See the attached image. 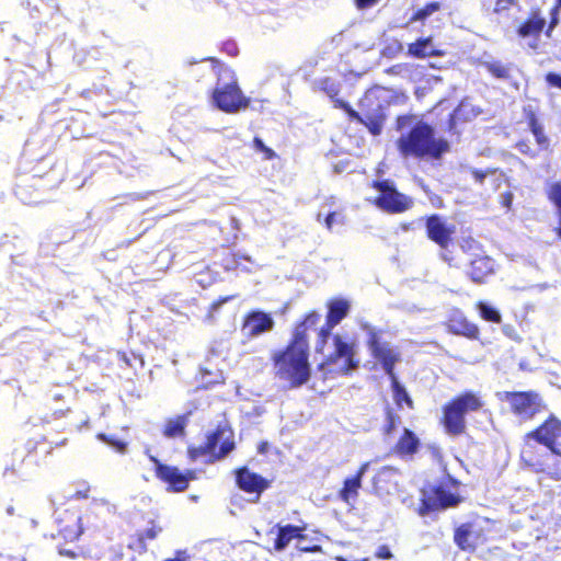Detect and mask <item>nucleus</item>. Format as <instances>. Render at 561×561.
Returning <instances> with one entry per match:
<instances>
[{
  "label": "nucleus",
  "instance_id": "nucleus-1",
  "mask_svg": "<svg viewBox=\"0 0 561 561\" xmlns=\"http://www.w3.org/2000/svg\"><path fill=\"white\" fill-rule=\"evenodd\" d=\"M519 461L543 479L561 481V420L550 413L539 425L523 436Z\"/></svg>",
  "mask_w": 561,
  "mask_h": 561
},
{
  "label": "nucleus",
  "instance_id": "nucleus-2",
  "mask_svg": "<svg viewBox=\"0 0 561 561\" xmlns=\"http://www.w3.org/2000/svg\"><path fill=\"white\" fill-rule=\"evenodd\" d=\"M319 85L320 90L331 99L333 106L343 110L350 121L364 125L374 136L381 134L387 116L385 106L379 100L378 90L365 92L359 100V106L363 111V114H359L346 101L339 99L341 88L337 82L331 78H323L320 80Z\"/></svg>",
  "mask_w": 561,
  "mask_h": 561
},
{
  "label": "nucleus",
  "instance_id": "nucleus-3",
  "mask_svg": "<svg viewBox=\"0 0 561 561\" xmlns=\"http://www.w3.org/2000/svg\"><path fill=\"white\" fill-rule=\"evenodd\" d=\"M396 148L403 159L438 161L450 151V144L443 137H436L435 128L420 119L399 136Z\"/></svg>",
  "mask_w": 561,
  "mask_h": 561
},
{
  "label": "nucleus",
  "instance_id": "nucleus-4",
  "mask_svg": "<svg viewBox=\"0 0 561 561\" xmlns=\"http://www.w3.org/2000/svg\"><path fill=\"white\" fill-rule=\"evenodd\" d=\"M309 357L310 346L288 340L283 348L274 351L271 356L275 376L293 389L306 385L311 377Z\"/></svg>",
  "mask_w": 561,
  "mask_h": 561
},
{
  "label": "nucleus",
  "instance_id": "nucleus-5",
  "mask_svg": "<svg viewBox=\"0 0 561 561\" xmlns=\"http://www.w3.org/2000/svg\"><path fill=\"white\" fill-rule=\"evenodd\" d=\"M205 60L211 64L218 76L216 87L211 92L214 105L228 114L245 110L250 105V99L243 94L239 87L234 71L226 67L216 57H207Z\"/></svg>",
  "mask_w": 561,
  "mask_h": 561
},
{
  "label": "nucleus",
  "instance_id": "nucleus-6",
  "mask_svg": "<svg viewBox=\"0 0 561 561\" xmlns=\"http://www.w3.org/2000/svg\"><path fill=\"white\" fill-rule=\"evenodd\" d=\"M484 407L482 397L472 390H465L442 405L439 424L449 436H461L467 431V415L481 411Z\"/></svg>",
  "mask_w": 561,
  "mask_h": 561
},
{
  "label": "nucleus",
  "instance_id": "nucleus-7",
  "mask_svg": "<svg viewBox=\"0 0 561 561\" xmlns=\"http://www.w3.org/2000/svg\"><path fill=\"white\" fill-rule=\"evenodd\" d=\"M234 448L232 430L227 424L218 423L214 430L206 433L202 445L187 447V456L192 461L208 456L207 462L213 463L227 457Z\"/></svg>",
  "mask_w": 561,
  "mask_h": 561
},
{
  "label": "nucleus",
  "instance_id": "nucleus-8",
  "mask_svg": "<svg viewBox=\"0 0 561 561\" xmlns=\"http://www.w3.org/2000/svg\"><path fill=\"white\" fill-rule=\"evenodd\" d=\"M501 400L508 404L510 412L520 422H530L548 410L543 398L535 390L505 391Z\"/></svg>",
  "mask_w": 561,
  "mask_h": 561
},
{
  "label": "nucleus",
  "instance_id": "nucleus-9",
  "mask_svg": "<svg viewBox=\"0 0 561 561\" xmlns=\"http://www.w3.org/2000/svg\"><path fill=\"white\" fill-rule=\"evenodd\" d=\"M332 341L334 348L323 358L319 368L325 369L328 373L347 376L359 365V360L356 358V345L346 342L340 334L333 335Z\"/></svg>",
  "mask_w": 561,
  "mask_h": 561
},
{
  "label": "nucleus",
  "instance_id": "nucleus-10",
  "mask_svg": "<svg viewBox=\"0 0 561 561\" xmlns=\"http://www.w3.org/2000/svg\"><path fill=\"white\" fill-rule=\"evenodd\" d=\"M56 534L55 539L61 540L58 545V552L68 558H76L77 551L66 548L67 543L76 542L81 536L83 528L81 525V516L75 510L58 508L56 511Z\"/></svg>",
  "mask_w": 561,
  "mask_h": 561
},
{
  "label": "nucleus",
  "instance_id": "nucleus-11",
  "mask_svg": "<svg viewBox=\"0 0 561 561\" xmlns=\"http://www.w3.org/2000/svg\"><path fill=\"white\" fill-rule=\"evenodd\" d=\"M369 186L378 191L374 205L387 214H402L414 205L413 198L399 192L391 180H374Z\"/></svg>",
  "mask_w": 561,
  "mask_h": 561
},
{
  "label": "nucleus",
  "instance_id": "nucleus-12",
  "mask_svg": "<svg viewBox=\"0 0 561 561\" xmlns=\"http://www.w3.org/2000/svg\"><path fill=\"white\" fill-rule=\"evenodd\" d=\"M366 345L388 377L396 375L394 367L400 362V353L387 341L382 340L381 332L370 329L367 333Z\"/></svg>",
  "mask_w": 561,
  "mask_h": 561
},
{
  "label": "nucleus",
  "instance_id": "nucleus-13",
  "mask_svg": "<svg viewBox=\"0 0 561 561\" xmlns=\"http://www.w3.org/2000/svg\"><path fill=\"white\" fill-rule=\"evenodd\" d=\"M547 20L540 7H533L526 18L516 26L515 34L519 39L527 41L528 47L538 51L541 47L540 36L546 27Z\"/></svg>",
  "mask_w": 561,
  "mask_h": 561
},
{
  "label": "nucleus",
  "instance_id": "nucleus-14",
  "mask_svg": "<svg viewBox=\"0 0 561 561\" xmlns=\"http://www.w3.org/2000/svg\"><path fill=\"white\" fill-rule=\"evenodd\" d=\"M461 501L459 494L450 492L444 485H431L422 491L419 513L424 516L431 512L455 507Z\"/></svg>",
  "mask_w": 561,
  "mask_h": 561
},
{
  "label": "nucleus",
  "instance_id": "nucleus-15",
  "mask_svg": "<svg viewBox=\"0 0 561 561\" xmlns=\"http://www.w3.org/2000/svg\"><path fill=\"white\" fill-rule=\"evenodd\" d=\"M454 542L459 550L473 553L489 541L486 530L476 520L461 523L454 530Z\"/></svg>",
  "mask_w": 561,
  "mask_h": 561
},
{
  "label": "nucleus",
  "instance_id": "nucleus-16",
  "mask_svg": "<svg viewBox=\"0 0 561 561\" xmlns=\"http://www.w3.org/2000/svg\"><path fill=\"white\" fill-rule=\"evenodd\" d=\"M154 463V476L168 485V491L184 492L188 489L190 482L196 478L194 470L181 471L178 467L160 462L154 456L150 457Z\"/></svg>",
  "mask_w": 561,
  "mask_h": 561
},
{
  "label": "nucleus",
  "instance_id": "nucleus-17",
  "mask_svg": "<svg viewBox=\"0 0 561 561\" xmlns=\"http://www.w3.org/2000/svg\"><path fill=\"white\" fill-rule=\"evenodd\" d=\"M327 306L325 323L317 332L316 350L318 353H323L332 329L348 314L351 309L350 302L344 298L331 299Z\"/></svg>",
  "mask_w": 561,
  "mask_h": 561
},
{
  "label": "nucleus",
  "instance_id": "nucleus-18",
  "mask_svg": "<svg viewBox=\"0 0 561 561\" xmlns=\"http://www.w3.org/2000/svg\"><path fill=\"white\" fill-rule=\"evenodd\" d=\"M423 221L428 240L440 249H447L453 243L456 226L448 224L445 217L439 214H432L423 217Z\"/></svg>",
  "mask_w": 561,
  "mask_h": 561
},
{
  "label": "nucleus",
  "instance_id": "nucleus-19",
  "mask_svg": "<svg viewBox=\"0 0 561 561\" xmlns=\"http://www.w3.org/2000/svg\"><path fill=\"white\" fill-rule=\"evenodd\" d=\"M236 485L247 494H254V502H259L262 493L271 486V481L263 476L251 471L247 466L234 470Z\"/></svg>",
  "mask_w": 561,
  "mask_h": 561
},
{
  "label": "nucleus",
  "instance_id": "nucleus-20",
  "mask_svg": "<svg viewBox=\"0 0 561 561\" xmlns=\"http://www.w3.org/2000/svg\"><path fill=\"white\" fill-rule=\"evenodd\" d=\"M272 316L262 310H251L242 318L241 332L247 339H253L274 329Z\"/></svg>",
  "mask_w": 561,
  "mask_h": 561
},
{
  "label": "nucleus",
  "instance_id": "nucleus-21",
  "mask_svg": "<svg viewBox=\"0 0 561 561\" xmlns=\"http://www.w3.org/2000/svg\"><path fill=\"white\" fill-rule=\"evenodd\" d=\"M444 327L450 334L472 341L480 339L479 327L471 322L460 310L453 311L444 322Z\"/></svg>",
  "mask_w": 561,
  "mask_h": 561
},
{
  "label": "nucleus",
  "instance_id": "nucleus-22",
  "mask_svg": "<svg viewBox=\"0 0 561 561\" xmlns=\"http://www.w3.org/2000/svg\"><path fill=\"white\" fill-rule=\"evenodd\" d=\"M163 531V527L156 519H150L146 529H139L128 539V548L138 553L148 550V542L156 540Z\"/></svg>",
  "mask_w": 561,
  "mask_h": 561
},
{
  "label": "nucleus",
  "instance_id": "nucleus-23",
  "mask_svg": "<svg viewBox=\"0 0 561 561\" xmlns=\"http://www.w3.org/2000/svg\"><path fill=\"white\" fill-rule=\"evenodd\" d=\"M308 525L301 523L300 525H276V537L274 539V550L280 552L285 550L293 540L300 541L306 539V530Z\"/></svg>",
  "mask_w": 561,
  "mask_h": 561
},
{
  "label": "nucleus",
  "instance_id": "nucleus-24",
  "mask_svg": "<svg viewBox=\"0 0 561 561\" xmlns=\"http://www.w3.org/2000/svg\"><path fill=\"white\" fill-rule=\"evenodd\" d=\"M320 320L318 310L308 311L294 324L289 340L309 346V332L318 328Z\"/></svg>",
  "mask_w": 561,
  "mask_h": 561
},
{
  "label": "nucleus",
  "instance_id": "nucleus-25",
  "mask_svg": "<svg viewBox=\"0 0 561 561\" xmlns=\"http://www.w3.org/2000/svg\"><path fill=\"white\" fill-rule=\"evenodd\" d=\"M421 448L419 436L410 428H403L396 444L391 447L390 454L401 459L413 458Z\"/></svg>",
  "mask_w": 561,
  "mask_h": 561
},
{
  "label": "nucleus",
  "instance_id": "nucleus-26",
  "mask_svg": "<svg viewBox=\"0 0 561 561\" xmlns=\"http://www.w3.org/2000/svg\"><path fill=\"white\" fill-rule=\"evenodd\" d=\"M369 467L368 462H364L359 466L355 474L347 477L343 481L342 488L337 492V497L345 504H352L357 501L359 490L362 488L363 477L365 476Z\"/></svg>",
  "mask_w": 561,
  "mask_h": 561
},
{
  "label": "nucleus",
  "instance_id": "nucleus-27",
  "mask_svg": "<svg viewBox=\"0 0 561 561\" xmlns=\"http://www.w3.org/2000/svg\"><path fill=\"white\" fill-rule=\"evenodd\" d=\"M495 261L489 255H477L470 261L468 268L469 278L476 284H483L495 273Z\"/></svg>",
  "mask_w": 561,
  "mask_h": 561
},
{
  "label": "nucleus",
  "instance_id": "nucleus-28",
  "mask_svg": "<svg viewBox=\"0 0 561 561\" xmlns=\"http://www.w3.org/2000/svg\"><path fill=\"white\" fill-rule=\"evenodd\" d=\"M523 113L528 130L533 134L539 150H548L550 148V138L537 113L530 106L524 107Z\"/></svg>",
  "mask_w": 561,
  "mask_h": 561
},
{
  "label": "nucleus",
  "instance_id": "nucleus-29",
  "mask_svg": "<svg viewBox=\"0 0 561 561\" xmlns=\"http://www.w3.org/2000/svg\"><path fill=\"white\" fill-rule=\"evenodd\" d=\"M399 470L392 466H385L380 468L373 478V486L379 494H389L392 489H396V477Z\"/></svg>",
  "mask_w": 561,
  "mask_h": 561
},
{
  "label": "nucleus",
  "instance_id": "nucleus-30",
  "mask_svg": "<svg viewBox=\"0 0 561 561\" xmlns=\"http://www.w3.org/2000/svg\"><path fill=\"white\" fill-rule=\"evenodd\" d=\"M408 54L413 58L442 57L444 51L433 46L432 36L417 38L408 45Z\"/></svg>",
  "mask_w": 561,
  "mask_h": 561
},
{
  "label": "nucleus",
  "instance_id": "nucleus-31",
  "mask_svg": "<svg viewBox=\"0 0 561 561\" xmlns=\"http://www.w3.org/2000/svg\"><path fill=\"white\" fill-rule=\"evenodd\" d=\"M548 201L556 207L557 226L553 229L556 236L561 240V182H552L546 188Z\"/></svg>",
  "mask_w": 561,
  "mask_h": 561
},
{
  "label": "nucleus",
  "instance_id": "nucleus-32",
  "mask_svg": "<svg viewBox=\"0 0 561 561\" xmlns=\"http://www.w3.org/2000/svg\"><path fill=\"white\" fill-rule=\"evenodd\" d=\"M188 415L190 413H186L168 419L162 428L163 436L168 438L184 436L188 424Z\"/></svg>",
  "mask_w": 561,
  "mask_h": 561
},
{
  "label": "nucleus",
  "instance_id": "nucleus-33",
  "mask_svg": "<svg viewBox=\"0 0 561 561\" xmlns=\"http://www.w3.org/2000/svg\"><path fill=\"white\" fill-rule=\"evenodd\" d=\"M390 386L392 390V398L398 409H402L403 405L410 410L414 409V402L407 389L399 382L397 375L389 377Z\"/></svg>",
  "mask_w": 561,
  "mask_h": 561
},
{
  "label": "nucleus",
  "instance_id": "nucleus-34",
  "mask_svg": "<svg viewBox=\"0 0 561 561\" xmlns=\"http://www.w3.org/2000/svg\"><path fill=\"white\" fill-rule=\"evenodd\" d=\"M443 8V4L438 1H432L426 3L424 7L416 9L410 16V22H424L432 14L438 12Z\"/></svg>",
  "mask_w": 561,
  "mask_h": 561
},
{
  "label": "nucleus",
  "instance_id": "nucleus-35",
  "mask_svg": "<svg viewBox=\"0 0 561 561\" xmlns=\"http://www.w3.org/2000/svg\"><path fill=\"white\" fill-rule=\"evenodd\" d=\"M476 308L478 309L480 317L484 321L496 323V324L501 323L502 316L499 312V310H496L495 308L489 306L488 304H485L483 301H478L476 304Z\"/></svg>",
  "mask_w": 561,
  "mask_h": 561
},
{
  "label": "nucleus",
  "instance_id": "nucleus-36",
  "mask_svg": "<svg viewBox=\"0 0 561 561\" xmlns=\"http://www.w3.org/2000/svg\"><path fill=\"white\" fill-rule=\"evenodd\" d=\"M484 68L492 77L496 79L505 80L510 78V67L502 64L501 61L484 62Z\"/></svg>",
  "mask_w": 561,
  "mask_h": 561
},
{
  "label": "nucleus",
  "instance_id": "nucleus-37",
  "mask_svg": "<svg viewBox=\"0 0 561 561\" xmlns=\"http://www.w3.org/2000/svg\"><path fill=\"white\" fill-rule=\"evenodd\" d=\"M386 423L381 428L383 436H391L398 424L400 423V416L391 408H387L385 411Z\"/></svg>",
  "mask_w": 561,
  "mask_h": 561
},
{
  "label": "nucleus",
  "instance_id": "nucleus-38",
  "mask_svg": "<svg viewBox=\"0 0 561 561\" xmlns=\"http://www.w3.org/2000/svg\"><path fill=\"white\" fill-rule=\"evenodd\" d=\"M560 12L561 8H557L552 5L549 10V21H547L546 27L543 30V34L546 37L550 38L553 34L554 28L558 26L560 21Z\"/></svg>",
  "mask_w": 561,
  "mask_h": 561
},
{
  "label": "nucleus",
  "instance_id": "nucleus-39",
  "mask_svg": "<svg viewBox=\"0 0 561 561\" xmlns=\"http://www.w3.org/2000/svg\"><path fill=\"white\" fill-rule=\"evenodd\" d=\"M252 147L255 151L263 154L264 160H274L277 158L276 152L272 148L265 146L263 140L257 136L253 138Z\"/></svg>",
  "mask_w": 561,
  "mask_h": 561
},
{
  "label": "nucleus",
  "instance_id": "nucleus-40",
  "mask_svg": "<svg viewBox=\"0 0 561 561\" xmlns=\"http://www.w3.org/2000/svg\"><path fill=\"white\" fill-rule=\"evenodd\" d=\"M98 438L101 439L102 442L113 446L117 451L122 453L126 448V443L118 439L115 436H108L104 433H100V434H98Z\"/></svg>",
  "mask_w": 561,
  "mask_h": 561
},
{
  "label": "nucleus",
  "instance_id": "nucleus-41",
  "mask_svg": "<svg viewBox=\"0 0 561 561\" xmlns=\"http://www.w3.org/2000/svg\"><path fill=\"white\" fill-rule=\"evenodd\" d=\"M515 147L522 154L526 157L536 158L538 154L537 151L530 146L529 141L526 139L518 140L515 144Z\"/></svg>",
  "mask_w": 561,
  "mask_h": 561
},
{
  "label": "nucleus",
  "instance_id": "nucleus-42",
  "mask_svg": "<svg viewBox=\"0 0 561 561\" xmlns=\"http://www.w3.org/2000/svg\"><path fill=\"white\" fill-rule=\"evenodd\" d=\"M517 3V0H494L493 12L500 14L508 11L512 7Z\"/></svg>",
  "mask_w": 561,
  "mask_h": 561
},
{
  "label": "nucleus",
  "instance_id": "nucleus-43",
  "mask_svg": "<svg viewBox=\"0 0 561 561\" xmlns=\"http://www.w3.org/2000/svg\"><path fill=\"white\" fill-rule=\"evenodd\" d=\"M220 50L230 57H237L239 55V47L233 39L222 42Z\"/></svg>",
  "mask_w": 561,
  "mask_h": 561
},
{
  "label": "nucleus",
  "instance_id": "nucleus-44",
  "mask_svg": "<svg viewBox=\"0 0 561 561\" xmlns=\"http://www.w3.org/2000/svg\"><path fill=\"white\" fill-rule=\"evenodd\" d=\"M46 438L44 436H39L38 438H30L25 443V449L28 455H33L36 453L37 445L45 442Z\"/></svg>",
  "mask_w": 561,
  "mask_h": 561
},
{
  "label": "nucleus",
  "instance_id": "nucleus-45",
  "mask_svg": "<svg viewBox=\"0 0 561 561\" xmlns=\"http://www.w3.org/2000/svg\"><path fill=\"white\" fill-rule=\"evenodd\" d=\"M415 121L414 115H399L396 119L397 129H402Z\"/></svg>",
  "mask_w": 561,
  "mask_h": 561
},
{
  "label": "nucleus",
  "instance_id": "nucleus-46",
  "mask_svg": "<svg viewBox=\"0 0 561 561\" xmlns=\"http://www.w3.org/2000/svg\"><path fill=\"white\" fill-rule=\"evenodd\" d=\"M545 80L549 87L561 89V76L556 72H548Z\"/></svg>",
  "mask_w": 561,
  "mask_h": 561
},
{
  "label": "nucleus",
  "instance_id": "nucleus-47",
  "mask_svg": "<svg viewBox=\"0 0 561 561\" xmlns=\"http://www.w3.org/2000/svg\"><path fill=\"white\" fill-rule=\"evenodd\" d=\"M494 170H479V169H473L471 171V174H472V178L476 180V182H478L479 184H482L486 178L488 174H494Z\"/></svg>",
  "mask_w": 561,
  "mask_h": 561
},
{
  "label": "nucleus",
  "instance_id": "nucleus-48",
  "mask_svg": "<svg viewBox=\"0 0 561 561\" xmlns=\"http://www.w3.org/2000/svg\"><path fill=\"white\" fill-rule=\"evenodd\" d=\"M376 558L381 560H389L393 557L390 548L387 545H381L377 548L375 552Z\"/></svg>",
  "mask_w": 561,
  "mask_h": 561
},
{
  "label": "nucleus",
  "instance_id": "nucleus-49",
  "mask_svg": "<svg viewBox=\"0 0 561 561\" xmlns=\"http://www.w3.org/2000/svg\"><path fill=\"white\" fill-rule=\"evenodd\" d=\"M297 550L300 552H322V547L318 543L302 545V541L297 543Z\"/></svg>",
  "mask_w": 561,
  "mask_h": 561
},
{
  "label": "nucleus",
  "instance_id": "nucleus-50",
  "mask_svg": "<svg viewBox=\"0 0 561 561\" xmlns=\"http://www.w3.org/2000/svg\"><path fill=\"white\" fill-rule=\"evenodd\" d=\"M380 0H354V4L358 10H365L373 8L376 5Z\"/></svg>",
  "mask_w": 561,
  "mask_h": 561
},
{
  "label": "nucleus",
  "instance_id": "nucleus-51",
  "mask_svg": "<svg viewBox=\"0 0 561 561\" xmlns=\"http://www.w3.org/2000/svg\"><path fill=\"white\" fill-rule=\"evenodd\" d=\"M238 295L220 296L214 301L213 307H215V308L220 307L221 305L233 300Z\"/></svg>",
  "mask_w": 561,
  "mask_h": 561
},
{
  "label": "nucleus",
  "instance_id": "nucleus-52",
  "mask_svg": "<svg viewBox=\"0 0 561 561\" xmlns=\"http://www.w3.org/2000/svg\"><path fill=\"white\" fill-rule=\"evenodd\" d=\"M89 493H90V486H85V488H84V489H82V490H77V491L73 493V497H75V499H78V500L88 499V497H89Z\"/></svg>",
  "mask_w": 561,
  "mask_h": 561
},
{
  "label": "nucleus",
  "instance_id": "nucleus-53",
  "mask_svg": "<svg viewBox=\"0 0 561 561\" xmlns=\"http://www.w3.org/2000/svg\"><path fill=\"white\" fill-rule=\"evenodd\" d=\"M336 220V213L335 211H331L329 213L325 218H324V224H325V227L328 229H331L333 224L335 222Z\"/></svg>",
  "mask_w": 561,
  "mask_h": 561
},
{
  "label": "nucleus",
  "instance_id": "nucleus-54",
  "mask_svg": "<svg viewBox=\"0 0 561 561\" xmlns=\"http://www.w3.org/2000/svg\"><path fill=\"white\" fill-rule=\"evenodd\" d=\"M94 510L98 512H101V511L110 512V505L107 502L95 503Z\"/></svg>",
  "mask_w": 561,
  "mask_h": 561
},
{
  "label": "nucleus",
  "instance_id": "nucleus-55",
  "mask_svg": "<svg viewBox=\"0 0 561 561\" xmlns=\"http://www.w3.org/2000/svg\"><path fill=\"white\" fill-rule=\"evenodd\" d=\"M135 559L134 558H127L125 560V556L123 552H116L114 553V556L112 557V561H134Z\"/></svg>",
  "mask_w": 561,
  "mask_h": 561
},
{
  "label": "nucleus",
  "instance_id": "nucleus-56",
  "mask_svg": "<svg viewBox=\"0 0 561 561\" xmlns=\"http://www.w3.org/2000/svg\"><path fill=\"white\" fill-rule=\"evenodd\" d=\"M431 202L437 208L444 207L443 199L439 196H435V198H431Z\"/></svg>",
  "mask_w": 561,
  "mask_h": 561
},
{
  "label": "nucleus",
  "instance_id": "nucleus-57",
  "mask_svg": "<svg viewBox=\"0 0 561 561\" xmlns=\"http://www.w3.org/2000/svg\"><path fill=\"white\" fill-rule=\"evenodd\" d=\"M180 552L176 553V557L173 559H167L165 561H187L186 558H181Z\"/></svg>",
  "mask_w": 561,
  "mask_h": 561
},
{
  "label": "nucleus",
  "instance_id": "nucleus-58",
  "mask_svg": "<svg viewBox=\"0 0 561 561\" xmlns=\"http://www.w3.org/2000/svg\"><path fill=\"white\" fill-rule=\"evenodd\" d=\"M552 5H556L557 8H561V0H553Z\"/></svg>",
  "mask_w": 561,
  "mask_h": 561
},
{
  "label": "nucleus",
  "instance_id": "nucleus-59",
  "mask_svg": "<svg viewBox=\"0 0 561 561\" xmlns=\"http://www.w3.org/2000/svg\"><path fill=\"white\" fill-rule=\"evenodd\" d=\"M266 443L261 444L260 451L263 453L265 450Z\"/></svg>",
  "mask_w": 561,
  "mask_h": 561
},
{
  "label": "nucleus",
  "instance_id": "nucleus-60",
  "mask_svg": "<svg viewBox=\"0 0 561 561\" xmlns=\"http://www.w3.org/2000/svg\"><path fill=\"white\" fill-rule=\"evenodd\" d=\"M67 443V439H62L60 443H58V445H65Z\"/></svg>",
  "mask_w": 561,
  "mask_h": 561
}]
</instances>
